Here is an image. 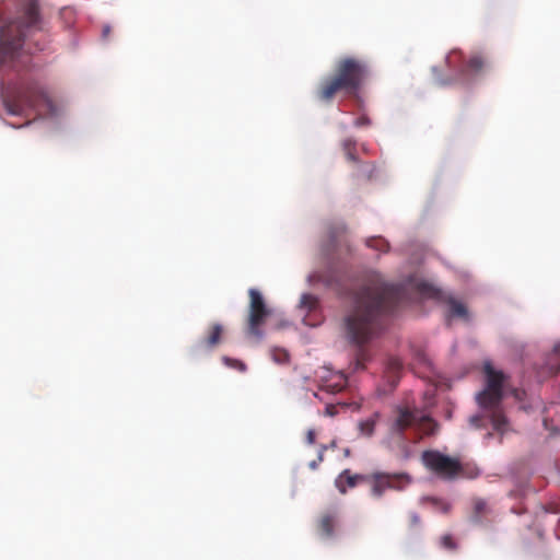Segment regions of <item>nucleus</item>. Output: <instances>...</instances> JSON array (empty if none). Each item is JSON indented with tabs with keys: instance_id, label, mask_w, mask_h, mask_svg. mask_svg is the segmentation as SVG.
Instances as JSON below:
<instances>
[{
	"instance_id": "f257e3e1",
	"label": "nucleus",
	"mask_w": 560,
	"mask_h": 560,
	"mask_svg": "<svg viewBox=\"0 0 560 560\" xmlns=\"http://www.w3.org/2000/svg\"><path fill=\"white\" fill-rule=\"evenodd\" d=\"M405 298L404 287L372 278L354 294L353 307L345 317L348 340L359 347L371 341L382 328V317L394 312Z\"/></svg>"
},
{
	"instance_id": "f03ea898",
	"label": "nucleus",
	"mask_w": 560,
	"mask_h": 560,
	"mask_svg": "<svg viewBox=\"0 0 560 560\" xmlns=\"http://www.w3.org/2000/svg\"><path fill=\"white\" fill-rule=\"evenodd\" d=\"M370 75L369 63L358 57L339 58L331 75L323 79L316 89V97L330 104L336 96L357 97Z\"/></svg>"
},
{
	"instance_id": "7ed1b4c3",
	"label": "nucleus",
	"mask_w": 560,
	"mask_h": 560,
	"mask_svg": "<svg viewBox=\"0 0 560 560\" xmlns=\"http://www.w3.org/2000/svg\"><path fill=\"white\" fill-rule=\"evenodd\" d=\"M486 387L477 395V402L489 411L493 430L500 434L509 430V422L500 408L503 398L505 375L495 371L490 363L485 364Z\"/></svg>"
},
{
	"instance_id": "20e7f679",
	"label": "nucleus",
	"mask_w": 560,
	"mask_h": 560,
	"mask_svg": "<svg viewBox=\"0 0 560 560\" xmlns=\"http://www.w3.org/2000/svg\"><path fill=\"white\" fill-rule=\"evenodd\" d=\"M2 102L9 114L21 115L25 108H35L39 104H48L49 97L36 80L30 79L4 89Z\"/></svg>"
},
{
	"instance_id": "39448f33",
	"label": "nucleus",
	"mask_w": 560,
	"mask_h": 560,
	"mask_svg": "<svg viewBox=\"0 0 560 560\" xmlns=\"http://www.w3.org/2000/svg\"><path fill=\"white\" fill-rule=\"evenodd\" d=\"M39 21L38 8L31 1L23 15L0 31V51L4 59H14L19 55L25 37V31L35 27Z\"/></svg>"
},
{
	"instance_id": "423d86ee",
	"label": "nucleus",
	"mask_w": 560,
	"mask_h": 560,
	"mask_svg": "<svg viewBox=\"0 0 560 560\" xmlns=\"http://www.w3.org/2000/svg\"><path fill=\"white\" fill-rule=\"evenodd\" d=\"M354 482H366L371 486V495L381 499L386 490L402 491L411 483V477L406 472L376 471L369 475L352 474Z\"/></svg>"
},
{
	"instance_id": "0eeeda50",
	"label": "nucleus",
	"mask_w": 560,
	"mask_h": 560,
	"mask_svg": "<svg viewBox=\"0 0 560 560\" xmlns=\"http://www.w3.org/2000/svg\"><path fill=\"white\" fill-rule=\"evenodd\" d=\"M248 295L249 310L246 332L250 337L260 339L262 337L260 328L270 315V311L267 308L264 298L258 290L249 289Z\"/></svg>"
},
{
	"instance_id": "6e6552de",
	"label": "nucleus",
	"mask_w": 560,
	"mask_h": 560,
	"mask_svg": "<svg viewBox=\"0 0 560 560\" xmlns=\"http://www.w3.org/2000/svg\"><path fill=\"white\" fill-rule=\"evenodd\" d=\"M423 464L435 475L444 479H453L462 471L460 463L438 451H425L422 454Z\"/></svg>"
},
{
	"instance_id": "1a4fd4ad",
	"label": "nucleus",
	"mask_w": 560,
	"mask_h": 560,
	"mask_svg": "<svg viewBox=\"0 0 560 560\" xmlns=\"http://www.w3.org/2000/svg\"><path fill=\"white\" fill-rule=\"evenodd\" d=\"M419 292L427 298L438 300L441 303L447 304L450 307L448 316L468 319V310L464 303L453 298L451 294L443 292L428 283L419 284Z\"/></svg>"
},
{
	"instance_id": "9d476101",
	"label": "nucleus",
	"mask_w": 560,
	"mask_h": 560,
	"mask_svg": "<svg viewBox=\"0 0 560 560\" xmlns=\"http://www.w3.org/2000/svg\"><path fill=\"white\" fill-rule=\"evenodd\" d=\"M446 63L450 69L457 71L460 77L478 74L486 66V61L480 55H474L466 62L463 52L458 49H453L447 55Z\"/></svg>"
},
{
	"instance_id": "9b49d317",
	"label": "nucleus",
	"mask_w": 560,
	"mask_h": 560,
	"mask_svg": "<svg viewBox=\"0 0 560 560\" xmlns=\"http://www.w3.org/2000/svg\"><path fill=\"white\" fill-rule=\"evenodd\" d=\"M422 421H431V419L421 415L418 410L398 408L389 430L390 433L401 435L407 429L413 428Z\"/></svg>"
},
{
	"instance_id": "f8f14e48",
	"label": "nucleus",
	"mask_w": 560,
	"mask_h": 560,
	"mask_svg": "<svg viewBox=\"0 0 560 560\" xmlns=\"http://www.w3.org/2000/svg\"><path fill=\"white\" fill-rule=\"evenodd\" d=\"M318 380L319 387L331 394L339 393L347 386V377L341 372L323 369L322 374H318Z\"/></svg>"
},
{
	"instance_id": "ddd939ff",
	"label": "nucleus",
	"mask_w": 560,
	"mask_h": 560,
	"mask_svg": "<svg viewBox=\"0 0 560 560\" xmlns=\"http://www.w3.org/2000/svg\"><path fill=\"white\" fill-rule=\"evenodd\" d=\"M328 250H336L347 246V226L342 222L330 223L327 228Z\"/></svg>"
},
{
	"instance_id": "4468645a",
	"label": "nucleus",
	"mask_w": 560,
	"mask_h": 560,
	"mask_svg": "<svg viewBox=\"0 0 560 560\" xmlns=\"http://www.w3.org/2000/svg\"><path fill=\"white\" fill-rule=\"evenodd\" d=\"M224 328L221 324H212L203 338L197 345L200 350L211 351L218 347L222 340Z\"/></svg>"
},
{
	"instance_id": "2eb2a0df",
	"label": "nucleus",
	"mask_w": 560,
	"mask_h": 560,
	"mask_svg": "<svg viewBox=\"0 0 560 560\" xmlns=\"http://www.w3.org/2000/svg\"><path fill=\"white\" fill-rule=\"evenodd\" d=\"M299 307L301 311H305L306 314L303 317L305 325L315 326L316 323L312 320L311 315L316 313L319 308L318 299L310 293H305L301 296Z\"/></svg>"
},
{
	"instance_id": "dca6fc26",
	"label": "nucleus",
	"mask_w": 560,
	"mask_h": 560,
	"mask_svg": "<svg viewBox=\"0 0 560 560\" xmlns=\"http://www.w3.org/2000/svg\"><path fill=\"white\" fill-rule=\"evenodd\" d=\"M337 524V514L336 513H324L317 523L318 532L324 537H332L334 529Z\"/></svg>"
},
{
	"instance_id": "f3484780",
	"label": "nucleus",
	"mask_w": 560,
	"mask_h": 560,
	"mask_svg": "<svg viewBox=\"0 0 560 560\" xmlns=\"http://www.w3.org/2000/svg\"><path fill=\"white\" fill-rule=\"evenodd\" d=\"M402 369V363L398 358H389L386 362L385 376L392 386H396Z\"/></svg>"
},
{
	"instance_id": "a211bd4d",
	"label": "nucleus",
	"mask_w": 560,
	"mask_h": 560,
	"mask_svg": "<svg viewBox=\"0 0 560 560\" xmlns=\"http://www.w3.org/2000/svg\"><path fill=\"white\" fill-rule=\"evenodd\" d=\"M335 486L340 493L345 494L348 488H354L357 483L354 482L351 471L349 469H345L336 478Z\"/></svg>"
},
{
	"instance_id": "6ab92c4d",
	"label": "nucleus",
	"mask_w": 560,
	"mask_h": 560,
	"mask_svg": "<svg viewBox=\"0 0 560 560\" xmlns=\"http://www.w3.org/2000/svg\"><path fill=\"white\" fill-rule=\"evenodd\" d=\"M546 365L551 374L560 371V343H557L548 355Z\"/></svg>"
},
{
	"instance_id": "aec40b11",
	"label": "nucleus",
	"mask_w": 560,
	"mask_h": 560,
	"mask_svg": "<svg viewBox=\"0 0 560 560\" xmlns=\"http://www.w3.org/2000/svg\"><path fill=\"white\" fill-rule=\"evenodd\" d=\"M378 419V413H374L372 417L359 422V430L364 436H372L375 430V425Z\"/></svg>"
},
{
	"instance_id": "412c9836",
	"label": "nucleus",
	"mask_w": 560,
	"mask_h": 560,
	"mask_svg": "<svg viewBox=\"0 0 560 560\" xmlns=\"http://www.w3.org/2000/svg\"><path fill=\"white\" fill-rule=\"evenodd\" d=\"M365 245L382 253H386L389 249L388 242L381 236H372L366 238Z\"/></svg>"
},
{
	"instance_id": "4be33fe9",
	"label": "nucleus",
	"mask_w": 560,
	"mask_h": 560,
	"mask_svg": "<svg viewBox=\"0 0 560 560\" xmlns=\"http://www.w3.org/2000/svg\"><path fill=\"white\" fill-rule=\"evenodd\" d=\"M312 281L323 282L327 287H332L338 282V277L336 273H323V272H314L311 277Z\"/></svg>"
},
{
	"instance_id": "5701e85b",
	"label": "nucleus",
	"mask_w": 560,
	"mask_h": 560,
	"mask_svg": "<svg viewBox=\"0 0 560 560\" xmlns=\"http://www.w3.org/2000/svg\"><path fill=\"white\" fill-rule=\"evenodd\" d=\"M488 512L487 503L483 500H477L474 504L472 520L476 523H480L482 515Z\"/></svg>"
},
{
	"instance_id": "b1692460",
	"label": "nucleus",
	"mask_w": 560,
	"mask_h": 560,
	"mask_svg": "<svg viewBox=\"0 0 560 560\" xmlns=\"http://www.w3.org/2000/svg\"><path fill=\"white\" fill-rule=\"evenodd\" d=\"M222 361L229 368L236 369V370H238L241 372L246 371V364L244 362L237 360V359H232V358H229V357H223Z\"/></svg>"
},
{
	"instance_id": "393cba45",
	"label": "nucleus",
	"mask_w": 560,
	"mask_h": 560,
	"mask_svg": "<svg viewBox=\"0 0 560 560\" xmlns=\"http://www.w3.org/2000/svg\"><path fill=\"white\" fill-rule=\"evenodd\" d=\"M272 358L278 363H287L289 361V353L283 349H275Z\"/></svg>"
},
{
	"instance_id": "a878e982",
	"label": "nucleus",
	"mask_w": 560,
	"mask_h": 560,
	"mask_svg": "<svg viewBox=\"0 0 560 560\" xmlns=\"http://www.w3.org/2000/svg\"><path fill=\"white\" fill-rule=\"evenodd\" d=\"M441 546L448 550H455L456 549V542L454 541L453 537L448 534L443 535L441 537Z\"/></svg>"
},
{
	"instance_id": "bb28decb",
	"label": "nucleus",
	"mask_w": 560,
	"mask_h": 560,
	"mask_svg": "<svg viewBox=\"0 0 560 560\" xmlns=\"http://www.w3.org/2000/svg\"><path fill=\"white\" fill-rule=\"evenodd\" d=\"M374 170L375 166L373 164H364L360 167L355 176L360 177L361 175H364L366 176L368 179H370L372 177Z\"/></svg>"
},
{
	"instance_id": "cd10ccee",
	"label": "nucleus",
	"mask_w": 560,
	"mask_h": 560,
	"mask_svg": "<svg viewBox=\"0 0 560 560\" xmlns=\"http://www.w3.org/2000/svg\"><path fill=\"white\" fill-rule=\"evenodd\" d=\"M342 147H343V151H351V150H355V141L353 139H346L343 142H342Z\"/></svg>"
},
{
	"instance_id": "c85d7f7f",
	"label": "nucleus",
	"mask_w": 560,
	"mask_h": 560,
	"mask_svg": "<svg viewBox=\"0 0 560 560\" xmlns=\"http://www.w3.org/2000/svg\"><path fill=\"white\" fill-rule=\"evenodd\" d=\"M315 436H316L315 431H314V430H312V429H311V430H308V431H307V434H306V441H307V443H308V444H314V443H315Z\"/></svg>"
},
{
	"instance_id": "c756f323",
	"label": "nucleus",
	"mask_w": 560,
	"mask_h": 560,
	"mask_svg": "<svg viewBox=\"0 0 560 560\" xmlns=\"http://www.w3.org/2000/svg\"><path fill=\"white\" fill-rule=\"evenodd\" d=\"M346 156L349 161L351 162H358V158L355 155V150H351V151H346Z\"/></svg>"
},
{
	"instance_id": "7c9ffc66",
	"label": "nucleus",
	"mask_w": 560,
	"mask_h": 560,
	"mask_svg": "<svg viewBox=\"0 0 560 560\" xmlns=\"http://www.w3.org/2000/svg\"><path fill=\"white\" fill-rule=\"evenodd\" d=\"M370 122L369 118L368 117H360L355 120V126H364V125H368Z\"/></svg>"
},
{
	"instance_id": "2f4dec72",
	"label": "nucleus",
	"mask_w": 560,
	"mask_h": 560,
	"mask_svg": "<svg viewBox=\"0 0 560 560\" xmlns=\"http://www.w3.org/2000/svg\"><path fill=\"white\" fill-rule=\"evenodd\" d=\"M410 518H411V523H412L413 525H417V524H419V523H420V518H419V516H418L417 514H412V515L410 516Z\"/></svg>"
},
{
	"instance_id": "473e14b6",
	"label": "nucleus",
	"mask_w": 560,
	"mask_h": 560,
	"mask_svg": "<svg viewBox=\"0 0 560 560\" xmlns=\"http://www.w3.org/2000/svg\"><path fill=\"white\" fill-rule=\"evenodd\" d=\"M326 413L329 415V416H334L335 415V407L334 406H327L326 407Z\"/></svg>"
},
{
	"instance_id": "72a5a7b5",
	"label": "nucleus",
	"mask_w": 560,
	"mask_h": 560,
	"mask_svg": "<svg viewBox=\"0 0 560 560\" xmlns=\"http://www.w3.org/2000/svg\"><path fill=\"white\" fill-rule=\"evenodd\" d=\"M470 421H471V423H472L475 427H477V428H478V427H479L480 418L476 416V417H472V418L470 419Z\"/></svg>"
},
{
	"instance_id": "f704fd0d",
	"label": "nucleus",
	"mask_w": 560,
	"mask_h": 560,
	"mask_svg": "<svg viewBox=\"0 0 560 560\" xmlns=\"http://www.w3.org/2000/svg\"><path fill=\"white\" fill-rule=\"evenodd\" d=\"M325 450H326V446H322V450H320V452L318 454V460L317 462H323Z\"/></svg>"
},
{
	"instance_id": "c9c22d12",
	"label": "nucleus",
	"mask_w": 560,
	"mask_h": 560,
	"mask_svg": "<svg viewBox=\"0 0 560 560\" xmlns=\"http://www.w3.org/2000/svg\"><path fill=\"white\" fill-rule=\"evenodd\" d=\"M366 358V354L363 350H360V353L358 355V361L360 362V360H365Z\"/></svg>"
},
{
	"instance_id": "e433bc0d",
	"label": "nucleus",
	"mask_w": 560,
	"mask_h": 560,
	"mask_svg": "<svg viewBox=\"0 0 560 560\" xmlns=\"http://www.w3.org/2000/svg\"><path fill=\"white\" fill-rule=\"evenodd\" d=\"M317 463H318L317 460H313V462H311V463H310V468H311V469H316V467H317Z\"/></svg>"
},
{
	"instance_id": "4c0bfd02",
	"label": "nucleus",
	"mask_w": 560,
	"mask_h": 560,
	"mask_svg": "<svg viewBox=\"0 0 560 560\" xmlns=\"http://www.w3.org/2000/svg\"><path fill=\"white\" fill-rule=\"evenodd\" d=\"M108 32H109V27H108V26H106V27L104 28L103 33H104V35H107V34H108Z\"/></svg>"
},
{
	"instance_id": "58836bf2",
	"label": "nucleus",
	"mask_w": 560,
	"mask_h": 560,
	"mask_svg": "<svg viewBox=\"0 0 560 560\" xmlns=\"http://www.w3.org/2000/svg\"><path fill=\"white\" fill-rule=\"evenodd\" d=\"M448 510V506L446 504H444V512H447Z\"/></svg>"
}]
</instances>
